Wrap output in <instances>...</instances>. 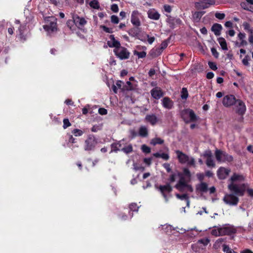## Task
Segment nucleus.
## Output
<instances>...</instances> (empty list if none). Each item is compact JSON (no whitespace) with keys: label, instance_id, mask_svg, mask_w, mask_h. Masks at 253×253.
Instances as JSON below:
<instances>
[{"label":"nucleus","instance_id":"48","mask_svg":"<svg viewBox=\"0 0 253 253\" xmlns=\"http://www.w3.org/2000/svg\"><path fill=\"white\" fill-rule=\"evenodd\" d=\"M215 17L218 19L222 20L225 18V15L223 13L216 12Z\"/></svg>","mask_w":253,"mask_h":253},{"label":"nucleus","instance_id":"6","mask_svg":"<svg viewBox=\"0 0 253 253\" xmlns=\"http://www.w3.org/2000/svg\"><path fill=\"white\" fill-rule=\"evenodd\" d=\"M215 4V0H200L195 3V6L198 9H205Z\"/></svg>","mask_w":253,"mask_h":253},{"label":"nucleus","instance_id":"24","mask_svg":"<svg viewBox=\"0 0 253 253\" xmlns=\"http://www.w3.org/2000/svg\"><path fill=\"white\" fill-rule=\"evenodd\" d=\"M245 180V177L243 175L234 174L230 178L231 182L236 183V182H242Z\"/></svg>","mask_w":253,"mask_h":253},{"label":"nucleus","instance_id":"27","mask_svg":"<svg viewBox=\"0 0 253 253\" xmlns=\"http://www.w3.org/2000/svg\"><path fill=\"white\" fill-rule=\"evenodd\" d=\"M185 113L190 118L191 121H195L197 120V116L193 110H187Z\"/></svg>","mask_w":253,"mask_h":253},{"label":"nucleus","instance_id":"20","mask_svg":"<svg viewBox=\"0 0 253 253\" xmlns=\"http://www.w3.org/2000/svg\"><path fill=\"white\" fill-rule=\"evenodd\" d=\"M163 106L168 109H171L173 105V101L169 97H165L162 100Z\"/></svg>","mask_w":253,"mask_h":253},{"label":"nucleus","instance_id":"56","mask_svg":"<svg viewBox=\"0 0 253 253\" xmlns=\"http://www.w3.org/2000/svg\"><path fill=\"white\" fill-rule=\"evenodd\" d=\"M208 64L210 68L213 70H216L217 69L216 64L214 62H209Z\"/></svg>","mask_w":253,"mask_h":253},{"label":"nucleus","instance_id":"15","mask_svg":"<svg viewBox=\"0 0 253 253\" xmlns=\"http://www.w3.org/2000/svg\"><path fill=\"white\" fill-rule=\"evenodd\" d=\"M139 16V13L138 11L134 10L132 11L131 16V22L135 26H139L140 25Z\"/></svg>","mask_w":253,"mask_h":253},{"label":"nucleus","instance_id":"25","mask_svg":"<svg viewBox=\"0 0 253 253\" xmlns=\"http://www.w3.org/2000/svg\"><path fill=\"white\" fill-rule=\"evenodd\" d=\"M148 131L147 127L144 126H141L139 129V135L143 137H145L148 136Z\"/></svg>","mask_w":253,"mask_h":253},{"label":"nucleus","instance_id":"4","mask_svg":"<svg viewBox=\"0 0 253 253\" xmlns=\"http://www.w3.org/2000/svg\"><path fill=\"white\" fill-rule=\"evenodd\" d=\"M97 140L93 135H89L84 141V150L86 151L93 150L97 144Z\"/></svg>","mask_w":253,"mask_h":253},{"label":"nucleus","instance_id":"3","mask_svg":"<svg viewBox=\"0 0 253 253\" xmlns=\"http://www.w3.org/2000/svg\"><path fill=\"white\" fill-rule=\"evenodd\" d=\"M43 29L48 33L51 34L57 31L56 19L53 17H48L47 23L43 26Z\"/></svg>","mask_w":253,"mask_h":253},{"label":"nucleus","instance_id":"33","mask_svg":"<svg viewBox=\"0 0 253 253\" xmlns=\"http://www.w3.org/2000/svg\"><path fill=\"white\" fill-rule=\"evenodd\" d=\"M206 163L207 166L210 168H214L215 166V164L212 157L207 159Z\"/></svg>","mask_w":253,"mask_h":253},{"label":"nucleus","instance_id":"53","mask_svg":"<svg viewBox=\"0 0 253 253\" xmlns=\"http://www.w3.org/2000/svg\"><path fill=\"white\" fill-rule=\"evenodd\" d=\"M163 166L164 168L166 169L167 172H170L171 171V169L170 166L169 164V163H164L163 165Z\"/></svg>","mask_w":253,"mask_h":253},{"label":"nucleus","instance_id":"5","mask_svg":"<svg viewBox=\"0 0 253 253\" xmlns=\"http://www.w3.org/2000/svg\"><path fill=\"white\" fill-rule=\"evenodd\" d=\"M114 52L115 55L121 60L128 59L130 55V53L128 50L126 48L121 46L115 48Z\"/></svg>","mask_w":253,"mask_h":253},{"label":"nucleus","instance_id":"37","mask_svg":"<svg viewBox=\"0 0 253 253\" xmlns=\"http://www.w3.org/2000/svg\"><path fill=\"white\" fill-rule=\"evenodd\" d=\"M184 176L187 177L188 180H190L191 173L189 170L187 168H184L183 169V173H181Z\"/></svg>","mask_w":253,"mask_h":253},{"label":"nucleus","instance_id":"64","mask_svg":"<svg viewBox=\"0 0 253 253\" xmlns=\"http://www.w3.org/2000/svg\"><path fill=\"white\" fill-rule=\"evenodd\" d=\"M249 34V41L250 43L253 45V32Z\"/></svg>","mask_w":253,"mask_h":253},{"label":"nucleus","instance_id":"29","mask_svg":"<svg viewBox=\"0 0 253 253\" xmlns=\"http://www.w3.org/2000/svg\"><path fill=\"white\" fill-rule=\"evenodd\" d=\"M189 167H196V161L195 159L191 156H189L186 163L184 164Z\"/></svg>","mask_w":253,"mask_h":253},{"label":"nucleus","instance_id":"22","mask_svg":"<svg viewBox=\"0 0 253 253\" xmlns=\"http://www.w3.org/2000/svg\"><path fill=\"white\" fill-rule=\"evenodd\" d=\"M222 29V27L221 24L218 23L214 24L211 28V30L214 33V35L218 36L221 34V31Z\"/></svg>","mask_w":253,"mask_h":253},{"label":"nucleus","instance_id":"10","mask_svg":"<svg viewBox=\"0 0 253 253\" xmlns=\"http://www.w3.org/2000/svg\"><path fill=\"white\" fill-rule=\"evenodd\" d=\"M221 236L229 235L235 233L236 229L231 225H226L223 227H219Z\"/></svg>","mask_w":253,"mask_h":253},{"label":"nucleus","instance_id":"39","mask_svg":"<svg viewBox=\"0 0 253 253\" xmlns=\"http://www.w3.org/2000/svg\"><path fill=\"white\" fill-rule=\"evenodd\" d=\"M133 89V87L130 81H127L126 83V84L123 87V88L122 89L124 90H130Z\"/></svg>","mask_w":253,"mask_h":253},{"label":"nucleus","instance_id":"30","mask_svg":"<svg viewBox=\"0 0 253 253\" xmlns=\"http://www.w3.org/2000/svg\"><path fill=\"white\" fill-rule=\"evenodd\" d=\"M179 180L176 184H181L180 183H182V184L188 183V182L190 181V180H188L187 177L184 176V175H183L182 174H179Z\"/></svg>","mask_w":253,"mask_h":253},{"label":"nucleus","instance_id":"35","mask_svg":"<svg viewBox=\"0 0 253 253\" xmlns=\"http://www.w3.org/2000/svg\"><path fill=\"white\" fill-rule=\"evenodd\" d=\"M121 151H123L126 154L129 153L132 151V146L131 144H129L127 146L123 148Z\"/></svg>","mask_w":253,"mask_h":253},{"label":"nucleus","instance_id":"7","mask_svg":"<svg viewBox=\"0 0 253 253\" xmlns=\"http://www.w3.org/2000/svg\"><path fill=\"white\" fill-rule=\"evenodd\" d=\"M157 189L161 192L165 198L166 202L169 201L168 195L172 191V187L170 184L168 183L164 185H160L157 187Z\"/></svg>","mask_w":253,"mask_h":253},{"label":"nucleus","instance_id":"49","mask_svg":"<svg viewBox=\"0 0 253 253\" xmlns=\"http://www.w3.org/2000/svg\"><path fill=\"white\" fill-rule=\"evenodd\" d=\"M71 125L69 120L68 119H64L63 120V127L64 129L67 128Z\"/></svg>","mask_w":253,"mask_h":253},{"label":"nucleus","instance_id":"19","mask_svg":"<svg viewBox=\"0 0 253 253\" xmlns=\"http://www.w3.org/2000/svg\"><path fill=\"white\" fill-rule=\"evenodd\" d=\"M110 41L107 42V44L110 47L118 48L121 46L120 42L116 40L113 35H111L109 36Z\"/></svg>","mask_w":253,"mask_h":253},{"label":"nucleus","instance_id":"8","mask_svg":"<svg viewBox=\"0 0 253 253\" xmlns=\"http://www.w3.org/2000/svg\"><path fill=\"white\" fill-rule=\"evenodd\" d=\"M224 203L229 206H236L239 202V198L233 194H226L223 199Z\"/></svg>","mask_w":253,"mask_h":253},{"label":"nucleus","instance_id":"41","mask_svg":"<svg viewBox=\"0 0 253 253\" xmlns=\"http://www.w3.org/2000/svg\"><path fill=\"white\" fill-rule=\"evenodd\" d=\"M129 208L130 210L133 211H137L139 209V207L136 203H132L130 204Z\"/></svg>","mask_w":253,"mask_h":253},{"label":"nucleus","instance_id":"51","mask_svg":"<svg viewBox=\"0 0 253 253\" xmlns=\"http://www.w3.org/2000/svg\"><path fill=\"white\" fill-rule=\"evenodd\" d=\"M164 230L166 233H169V231H171L172 230V226L170 225L165 224L163 225Z\"/></svg>","mask_w":253,"mask_h":253},{"label":"nucleus","instance_id":"2","mask_svg":"<svg viewBox=\"0 0 253 253\" xmlns=\"http://www.w3.org/2000/svg\"><path fill=\"white\" fill-rule=\"evenodd\" d=\"M229 189L234 193L237 196H242L244 195L246 189L245 184H237L234 182H231L228 185Z\"/></svg>","mask_w":253,"mask_h":253},{"label":"nucleus","instance_id":"58","mask_svg":"<svg viewBox=\"0 0 253 253\" xmlns=\"http://www.w3.org/2000/svg\"><path fill=\"white\" fill-rule=\"evenodd\" d=\"M249 56L247 55L245 57V58L242 60L243 64L245 66H249Z\"/></svg>","mask_w":253,"mask_h":253},{"label":"nucleus","instance_id":"52","mask_svg":"<svg viewBox=\"0 0 253 253\" xmlns=\"http://www.w3.org/2000/svg\"><path fill=\"white\" fill-rule=\"evenodd\" d=\"M111 22L114 24H118L119 23V18L116 15H112L111 17Z\"/></svg>","mask_w":253,"mask_h":253},{"label":"nucleus","instance_id":"42","mask_svg":"<svg viewBox=\"0 0 253 253\" xmlns=\"http://www.w3.org/2000/svg\"><path fill=\"white\" fill-rule=\"evenodd\" d=\"M175 196L177 198L181 200H185L186 199H187V198L188 197V195L187 194H183L182 195H180L179 194H176Z\"/></svg>","mask_w":253,"mask_h":253},{"label":"nucleus","instance_id":"36","mask_svg":"<svg viewBox=\"0 0 253 253\" xmlns=\"http://www.w3.org/2000/svg\"><path fill=\"white\" fill-rule=\"evenodd\" d=\"M243 26L246 31L251 33L253 32V29L251 27L250 25L247 22H244L243 24Z\"/></svg>","mask_w":253,"mask_h":253},{"label":"nucleus","instance_id":"26","mask_svg":"<svg viewBox=\"0 0 253 253\" xmlns=\"http://www.w3.org/2000/svg\"><path fill=\"white\" fill-rule=\"evenodd\" d=\"M121 141L116 143H114L111 145L112 150L111 152L121 150L122 145L121 144Z\"/></svg>","mask_w":253,"mask_h":253},{"label":"nucleus","instance_id":"57","mask_svg":"<svg viewBox=\"0 0 253 253\" xmlns=\"http://www.w3.org/2000/svg\"><path fill=\"white\" fill-rule=\"evenodd\" d=\"M211 52L212 53V54L213 56H214L215 58H218L219 56L218 52L217 51L216 49L215 48H211Z\"/></svg>","mask_w":253,"mask_h":253},{"label":"nucleus","instance_id":"60","mask_svg":"<svg viewBox=\"0 0 253 253\" xmlns=\"http://www.w3.org/2000/svg\"><path fill=\"white\" fill-rule=\"evenodd\" d=\"M163 159L165 160H168L169 158V155L167 153H161V157Z\"/></svg>","mask_w":253,"mask_h":253},{"label":"nucleus","instance_id":"59","mask_svg":"<svg viewBox=\"0 0 253 253\" xmlns=\"http://www.w3.org/2000/svg\"><path fill=\"white\" fill-rule=\"evenodd\" d=\"M111 9L114 12H117L119 11L118 6L116 4H112Z\"/></svg>","mask_w":253,"mask_h":253},{"label":"nucleus","instance_id":"1","mask_svg":"<svg viewBox=\"0 0 253 253\" xmlns=\"http://www.w3.org/2000/svg\"><path fill=\"white\" fill-rule=\"evenodd\" d=\"M215 156L216 160L219 163L231 162L233 161V157L228 155L226 152L218 149L215 151Z\"/></svg>","mask_w":253,"mask_h":253},{"label":"nucleus","instance_id":"61","mask_svg":"<svg viewBox=\"0 0 253 253\" xmlns=\"http://www.w3.org/2000/svg\"><path fill=\"white\" fill-rule=\"evenodd\" d=\"M25 26H26L24 25H20V26L18 29L20 35L22 36L23 34L24 31L25 30Z\"/></svg>","mask_w":253,"mask_h":253},{"label":"nucleus","instance_id":"16","mask_svg":"<svg viewBox=\"0 0 253 253\" xmlns=\"http://www.w3.org/2000/svg\"><path fill=\"white\" fill-rule=\"evenodd\" d=\"M147 15L149 18L154 20H158L160 17V14L154 8L149 9L147 11Z\"/></svg>","mask_w":253,"mask_h":253},{"label":"nucleus","instance_id":"23","mask_svg":"<svg viewBox=\"0 0 253 253\" xmlns=\"http://www.w3.org/2000/svg\"><path fill=\"white\" fill-rule=\"evenodd\" d=\"M196 189L199 192L205 193L208 191V185L205 182H201L200 184L197 185Z\"/></svg>","mask_w":253,"mask_h":253},{"label":"nucleus","instance_id":"18","mask_svg":"<svg viewBox=\"0 0 253 253\" xmlns=\"http://www.w3.org/2000/svg\"><path fill=\"white\" fill-rule=\"evenodd\" d=\"M151 94L154 98L159 99L163 96L164 93L160 87H156L151 90Z\"/></svg>","mask_w":253,"mask_h":253},{"label":"nucleus","instance_id":"40","mask_svg":"<svg viewBox=\"0 0 253 253\" xmlns=\"http://www.w3.org/2000/svg\"><path fill=\"white\" fill-rule=\"evenodd\" d=\"M204 13V12L203 11L195 12L193 14V17L195 19L199 20L202 17Z\"/></svg>","mask_w":253,"mask_h":253},{"label":"nucleus","instance_id":"14","mask_svg":"<svg viewBox=\"0 0 253 253\" xmlns=\"http://www.w3.org/2000/svg\"><path fill=\"white\" fill-rule=\"evenodd\" d=\"M230 170L224 167H220L217 170L218 177L220 179H224L229 175Z\"/></svg>","mask_w":253,"mask_h":253},{"label":"nucleus","instance_id":"34","mask_svg":"<svg viewBox=\"0 0 253 253\" xmlns=\"http://www.w3.org/2000/svg\"><path fill=\"white\" fill-rule=\"evenodd\" d=\"M67 26L68 27L70 28L71 30H75V23L74 22V20L72 19V20H69L67 22Z\"/></svg>","mask_w":253,"mask_h":253},{"label":"nucleus","instance_id":"17","mask_svg":"<svg viewBox=\"0 0 253 253\" xmlns=\"http://www.w3.org/2000/svg\"><path fill=\"white\" fill-rule=\"evenodd\" d=\"M175 152L176 154L177 158L180 164H184L188 159L189 156L179 150H176Z\"/></svg>","mask_w":253,"mask_h":253},{"label":"nucleus","instance_id":"32","mask_svg":"<svg viewBox=\"0 0 253 253\" xmlns=\"http://www.w3.org/2000/svg\"><path fill=\"white\" fill-rule=\"evenodd\" d=\"M89 5L91 7L95 9L100 8V5L98 1L96 0H93L89 3Z\"/></svg>","mask_w":253,"mask_h":253},{"label":"nucleus","instance_id":"38","mask_svg":"<svg viewBox=\"0 0 253 253\" xmlns=\"http://www.w3.org/2000/svg\"><path fill=\"white\" fill-rule=\"evenodd\" d=\"M72 132L75 136H80L84 134L83 130L77 128L73 129Z\"/></svg>","mask_w":253,"mask_h":253},{"label":"nucleus","instance_id":"54","mask_svg":"<svg viewBox=\"0 0 253 253\" xmlns=\"http://www.w3.org/2000/svg\"><path fill=\"white\" fill-rule=\"evenodd\" d=\"M181 97L182 99H186L187 98L188 93L186 88H182V94L181 95Z\"/></svg>","mask_w":253,"mask_h":253},{"label":"nucleus","instance_id":"12","mask_svg":"<svg viewBox=\"0 0 253 253\" xmlns=\"http://www.w3.org/2000/svg\"><path fill=\"white\" fill-rule=\"evenodd\" d=\"M236 112L241 115L245 114L246 111V107L245 103L241 100L237 99L235 103Z\"/></svg>","mask_w":253,"mask_h":253},{"label":"nucleus","instance_id":"46","mask_svg":"<svg viewBox=\"0 0 253 253\" xmlns=\"http://www.w3.org/2000/svg\"><path fill=\"white\" fill-rule=\"evenodd\" d=\"M134 54L137 55L138 58H142L146 56V53L144 51H141V52L135 51Z\"/></svg>","mask_w":253,"mask_h":253},{"label":"nucleus","instance_id":"45","mask_svg":"<svg viewBox=\"0 0 253 253\" xmlns=\"http://www.w3.org/2000/svg\"><path fill=\"white\" fill-rule=\"evenodd\" d=\"M223 251L226 252V253H237L234 252L232 250H231L228 246L224 245L223 246Z\"/></svg>","mask_w":253,"mask_h":253},{"label":"nucleus","instance_id":"63","mask_svg":"<svg viewBox=\"0 0 253 253\" xmlns=\"http://www.w3.org/2000/svg\"><path fill=\"white\" fill-rule=\"evenodd\" d=\"M98 112L100 115H104L107 114V111L105 108H99Z\"/></svg>","mask_w":253,"mask_h":253},{"label":"nucleus","instance_id":"31","mask_svg":"<svg viewBox=\"0 0 253 253\" xmlns=\"http://www.w3.org/2000/svg\"><path fill=\"white\" fill-rule=\"evenodd\" d=\"M164 143V140L160 138L156 137L152 139L150 143L153 145H156L157 144H162Z\"/></svg>","mask_w":253,"mask_h":253},{"label":"nucleus","instance_id":"13","mask_svg":"<svg viewBox=\"0 0 253 253\" xmlns=\"http://www.w3.org/2000/svg\"><path fill=\"white\" fill-rule=\"evenodd\" d=\"M181 184H176L175 188L181 192H192L193 188L192 186L188 183Z\"/></svg>","mask_w":253,"mask_h":253},{"label":"nucleus","instance_id":"28","mask_svg":"<svg viewBox=\"0 0 253 253\" xmlns=\"http://www.w3.org/2000/svg\"><path fill=\"white\" fill-rule=\"evenodd\" d=\"M218 42L223 50H227L228 49L226 41L224 38H218Z\"/></svg>","mask_w":253,"mask_h":253},{"label":"nucleus","instance_id":"55","mask_svg":"<svg viewBox=\"0 0 253 253\" xmlns=\"http://www.w3.org/2000/svg\"><path fill=\"white\" fill-rule=\"evenodd\" d=\"M129 132L130 136L131 137V138H133L135 137L137 135V132H136V131L134 129L129 130Z\"/></svg>","mask_w":253,"mask_h":253},{"label":"nucleus","instance_id":"47","mask_svg":"<svg viewBox=\"0 0 253 253\" xmlns=\"http://www.w3.org/2000/svg\"><path fill=\"white\" fill-rule=\"evenodd\" d=\"M142 151L145 153H149L151 152V149L146 145H143L141 146Z\"/></svg>","mask_w":253,"mask_h":253},{"label":"nucleus","instance_id":"9","mask_svg":"<svg viewBox=\"0 0 253 253\" xmlns=\"http://www.w3.org/2000/svg\"><path fill=\"white\" fill-rule=\"evenodd\" d=\"M72 19L74 20L75 26L80 29H82L87 23V21L84 18L80 17L77 14H73Z\"/></svg>","mask_w":253,"mask_h":253},{"label":"nucleus","instance_id":"43","mask_svg":"<svg viewBox=\"0 0 253 253\" xmlns=\"http://www.w3.org/2000/svg\"><path fill=\"white\" fill-rule=\"evenodd\" d=\"M211 234L215 236H220V230L219 227L218 228H215L211 231Z\"/></svg>","mask_w":253,"mask_h":253},{"label":"nucleus","instance_id":"50","mask_svg":"<svg viewBox=\"0 0 253 253\" xmlns=\"http://www.w3.org/2000/svg\"><path fill=\"white\" fill-rule=\"evenodd\" d=\"M199 243L203 244L204 246H207L210 242V240L208 238L202 239L198 241Z\"/></svg>","mask_w":253,"mask_h":253},{"label":"nucleus","instance_id":"44","mask_svg":"<svg viewBox=\"0 0 253 253\" xmlns=\"http://www.w3.org/2000/svg\"><path fill=\"white\" fill-rule=\"evenodd\" d=\"M203 156L207 159L212 157V154L211 151L208 150L204 152Z\"/></svg>","mask_w":253,"mask_h":253},{"label":"nucleus","instance_id":"21","mask_svg":"<svg viewBox=\"0 0 253 253\" xmlns=\"http://www.w3.org/2000/svg\"><path fill=\"white\" fill-rule=\"evenodd\" d=\"M145 119L146 122H149L152 126L156 125L159 121L156 115L154 114L146 115Z\"/></svg>","mask_w":253,"mask_h":253},{"label":"nucleus","instance_id":"62","mask_svg":"<svg viewBox=\"0 0 253 253\" xmlns=\"http://www.w3.org/2000/svg\"><path fill=\"white\" fill-rule=\"evenodd\" d=\"M164 10L166 12H167L168 13H170L171 11V6L169 5H165L164 6Z\"/></svg>","mask_w":253,"mask_h":253},{"label":"nucleus","instance_id":"11","mask_svg":"<svg viewBox=\"0 0 253 253\" xmlns=\"http://www.w3.org/2000/svg\"><path fill=\"white\" fill-rule=\"evenodd\" d=\"M237 100L233 95H227L223 97L222 103L224 106L229 107L235 105Z\"/></svg>","mask_w":253,"mask_h":253}]
</instances>
